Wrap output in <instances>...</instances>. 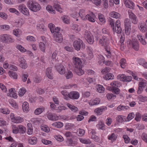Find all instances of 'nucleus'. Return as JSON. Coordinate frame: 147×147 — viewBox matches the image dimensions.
<instances>
[{
	"label": "nucleus",
	"mask_w": 147,
	"mask_h": 147,
	"mask_svg": "<svg viewBox=\"0 0 147 147\" xmlns=\"http://www.w3.org/2000/svg\"><path fill=\"white\" fill-rule=\"evenodd\" d=\"M128 12L129 18L132 22L135 24H137L138 20L137 19L136 16L132 12V11L131 10H129Z\"/></svg>",
	"instance_id": "nucleus-12"
},
{
	"label": "nucleus",
	"mask_w": 147,
	"mask_h": 147,
	"mask_svg": "<svg viewBox=\"0 0 147 147\" xmlns=\"http://www.w3.org/2000/svg\"><path fill=\"white\" fill-rule=\"evenodd\" d=\"M107 109V108L105 106H102L96 108L94 110L95 112L98 115H101L103 111Z\"/></svg>",
	"instance_id": "nucleus-28"
},
{
	"label": "nucleus",
	"mask_w": 147,
	"mask_h": 147,
	"mask_svg": "<svg viewBox=\"0 0 147 147\" xmlns=\"http://www.w3.org/2000/svg\"><path fill=\"white\" fill-rule=\"evenodd\" d=\"M138 26L140 31L142 32H145L147 31V26L144 23L139 24Z\"/></svg>",
	"instance_id": "nucleus-25"
},
{
	"label": "nucleus",
	"mask_w": 147,
	"mask_h": 147,
	"mask_svg": "<svg viewBox=\"0 0 147 147\" xmlns=\"http://www.w3.org/2000/svg\"><path fill=\"white\" fill-rule=\"evenodd\" d=\"M127 44L128 47H131L135 51H138L139 50V44L137 39H128L127 41Z\"/></svg>",
	"instance_id": "nucleus-3"
},
{
	"label": "nucleus",
	"mask_w": 147,
	"mask_h": 147,
	"mask_svg": "<svg viewBox=\"0 0 147 147\" xmlns=\"http://www.w3.org/2000/svg\"><path fill=\"white\" fill-rule=\"evenodd\" d=\"M49 28L52 33H54V37L56 42L60 43L63 41L62 35L60 33V28L55 27V25L52 23H50L48 25Z\"/></svg>",
	"instance_id": "nucleus-1"
},
{
	"label": "nucleus",
	"mask_w": 147,
	"mask_h": 147,
	"mask_svg": "<svg viewBox=\"0 0 147 147\" xmlns=\"http://www.w3.org/2000/svg\"><path fill=\"white\" fill-rule=\"evenodd\" d=\"M138 62L140 65H142L144 68L147 69V63L144 59L141 58L139 60Z\"/></svg>",
	"instance_id": "nucleus-42"
},
{
	"label": "nucleus",
	"mask_w": 147,
	"mask_h": 147,
	"mask_svg": "<svg viewBox=\"0 0 147 147\" xmlns=\"http://www.w3.org/2000/svg\"><path fill=\"white\" fill-rule=\"evenodd\" d=\"M39 46L40 50L44 53L45 51V45L44 42H40L39 43Z\"/></svg>",
	"instance_id": "nucleus-51"
},
{
	"label": "nucleus",
	"mask_w": 147,
	"mask_h": 147,
	"mask_svg": "<svg viewBox=\"0 0 147 147\" xmlns=\"http://www.w3.org/2000/svg\"><path fill=\"white\" fill-rule=\"evenodd\" d=\"M125 6L129 8L134 9V3L130 0H123Z\"/></svg>",
	"instance_id": "nucleus-17"
},
{
	"label": "nucleus",
	"mask_w": 147,
	"mask_h": 147,
	"mask_svg": "<svg viewBox=\"0 0 147 147\" xmlns=\"http://www.w3.org/2000/svg\"><path fill=\"white\" fill-rule=\"evenodd\" d=\"M10 117L12 122L14 123H20L24 121V119L22 117L19 116H15L14 114L13 113L10 114Z\"/></svg>",
	"instance_id": "nucleus-9"
},
{
	"label": "nucleus",
	"mask_w": 147,
	"mask_h": 147,
	"mask_svg": "<svg viewBox=\"0 0 147 147\" xmlns=\"http://www.w3.org/2000/svg\"><path fill=\"white\" fill-rule=\"evenodd\" d=\"M37 138L35 137L30 138L28 139V143L31 144H35L37 142Z\"/></svg>",
	"instance_id": "nucleus-50"
},
{
	"label": "nucleus",
	"mask_w": 147,
	"mask_h": 147,
	"mask_svg": "<svg viewBox=\"0 0 147 147\" xmlns=\"http://www.w3.org/2000/svg\"><path fill=\"white\" fill-rule=\"evenodd\" d=\"M129 107L127 106L120 105L117 108V110L119 111H125L128 109Z\"/></svg>",
	"instance_id": "nucleus-49"
},
{
	"label": "nucleus",
	"mask_w": 147,
	"mask_h": 147,
	"mask_svg": "<svg viewBox=\"0 0 147 147\" xmlns=\"http://www.w3.org/2000/svg\"><path fill=\"white\" fill-rule=\"evenodd\" d=\"M146 81L145 80H142L139 83L138 89L137 91L138 94H140L142 92L144 88L146 86Z\"/></svg>",
	"instance_id": "nucleus-10"
},
{
	"label": "nucleus",
	"mask_w": 147,
	"mask_h": 147,
	"mask_svg": "<svg viewBox=\"0 0 147 147\" xmlns=\"http://www.w3.org/2000/svg\"><path fill=\"white\" fill-rule=\"evenodd\" d=\"M45 110V108L43 107L38 108L35 110L34 113L36 115H39L43 112Z\"/></svg>",
	"instance_id": "nucleus-43"
},
{
	"label": "nucleus",
	"mask_w": 147,
	"mask_h": 147,
	"mask_svg": "<svg viewBox=\"0 0 147 147\" xmlns=\"http://www.w3.org/2000/svg\"><path fill=\"white\" fill-rule=\"evenodd\" d=\"M100 102V100L99 98H96L94 99H92L88 102L89 105L90 106L97 105L99 104Z\"/></svg>",
	"instance_id": "nucleus-21"
},
{
	"label": "nucleus",
	"mask_w": 147,
	"mask_h": 147,
	"mask_svg": "<svg viewBox=\"0 0 147 147\" xmlns=\"http://www.w3.org/2000/svg\"><path fill=\"white\" fill-rule=\"evenodd\" d=\"M126 119L125 117L123 115H118L116 117V122L117 123L123 122Z\"/></svg>",
	"instance_id": "nucleus-24"
},
{
	"label": "nucleus",
	"mask_w": 147,
	"mask_h": 147,
	"mask_svg": "<svg viewBox=\"0 0 147 147\" xmlns=\"http://www.w3.org/2000/svg\"><path fill=\"white\" fill-rule=\"evenodd\" d=\"M41 128L42 130L47 132H49L50 130L49 127L46 125H42L41 126Z\"/></svg>",
	"instance_id": "nucleus-60"
},
{
	"label": "nucleus",
	"mask_w": 147,
	"mask_h": 147,
	"mask_svg": "<svg viewBox=\"0 0 147 147\" xmlns=\"http://www.w3.org/2000/svg\"><path fill=\"white\" fill-rule=\"evenodd\" d=\"M19 66L22 69H26L28 67V65L26 63V61L24 58H21L19 59Z\"/></svg>",
	"instance_id": "nucleus-16"
},
{
	"label": "nucleus",
	"mask_w": 147,
	"mask_h": 147,
	"mask_svg": "<svg viewBox=\"0 0 147 147\" xmlns=\"http://www.w3.org/2000/svg\"><path fill=\"white\" fill-rule=\"evenodd\" d=\"M117 78L119 79L120 81L124 82H129L131 81L132 79L131 77L126 76L123 74L119 75L117 76Z\"/></svg>",
	"instance_id": "nucleus-11"
},
{
	"label": "nucleus",
	"mask_w": 147,
	"mask_h": 147,
	"mask_svg": "<svg viewBox=\"0 0 147 147\" xmlns=\"http://www.w3.org/2000/svg\"><path fill=\"white\" fill-rule=\"evenodd\" d=\"M26 90L24 88L22 87L20 89L19 91V94L20 96H23L26 92Z\"/></svg>",
	"instance_id": "nucleus-58"
},
{
	"label": "nucleus",
	"mask_w": 147,
	"mask_h": 147,
	"mask_svg": "<svg viewBox=\"0 0 147 147\" xmlns=\"http://www.w3.org/2000/svg\"><path fill=\"white\" fill-rule=\"evenodd\" d=\"M18 9L23 14L28 16L29 15V10L26 5L22 3L19 5L18 6Z\"/></svg>",
	"instance_id": "nucleus-6"
},
{
	"label": "nucleus",
	"mask_w": 147,
	"mask_h": 147,
	"mask_svg": "<svg viewBox=\"0 0 147 147\" xmlns=\"http://www.w3.org/2000/svg\"><path fill=\"white\" fill-rule=\"evenodd\" d=\"M95 18L94 14L93 12H91L89 14L86 15V20H88L90 22H95Z\"/></svg>",
	"instance_id": "nucleus-19"
},
{
	"label": "nucleus",
	"mask_w": 147,
	"mask_h": 147,
	"mask_svg": "<svg viewBox=\"0 0 147 147\" xmlns=\"http://www.w3.org/2000/svg\"><path fill=\"white\" fill-rule=\"evenodd\" d=\"M64 23L66 24H68L69 22V18L67 16H64L62 18Z\"/></svg>",
	"instance_id": "nucleus-61"
},
{
	"label": "nucleus",
	"mask_w": 147,
	"mask_h": 147,
	"mask_svg": "<svg viewBox=\"0 0 147 147\" xmlns=\"http://www.w3.org/2000/svg\"><path fill=\"white\" fill-rule=\"evenodd\" d=\"M125 31V34L127 35H129L131 30L130 22L128 19H126L124 21Z\"/></svg>",
	"instance_id": "nucleus-7"
},
{
	"label": "nucleus",
	"mask_w": 147,
	"mask_h": 147,
	"mask_svg": "<svg viewBox=\"0 0 147 147\" xmlns=\"http://www.w3.org/2000/svg\"><path fill=\"white\" fill-rule=\"evenodd\" d=\"M107 97L108 100H111L112 99H114L116 97V96L112 93H108L106 95Z\"/></svg>",
	"instance_id": "nucleus-62"
},
{
	"label": "nucleus",
	"mask_w": 147,
	"mask_h": 147,
	"mask_svg": "<svg viewBox=\"0 0 147 147\" xmlns=\"http://www.w3.org/2000/svg\"><path fill=\"white\" fill-rule=\"evenodd\" d=\"M55 8L58 12L61 13L62 12V8L60 5L57 3H55L53 6Z\"/></svg>",
	"instance_id": "nucleus-54"
},
{
	"label": "nucleus",
	"mask_w": 147,
	"mask_h": 147,
	"mask_svg": "<svg viewBox=\"0 0 147 147\" xmlns=\"http://www.w3.org/2000/svg\"><path fill=\"white\" fill-rule=\"evenodd\" d=\"M9 104L15 109H17L18 108V106L16 101L12 99L9 100Z\"/></svg>",
	"instance_id": "nucleus-33"
},
{
	"label": "nucleus",
	"mask_w": 147,
	"mask_h": 147,
	"mask_svg": "<svg viewBox=\"0 0 147 147\" xmlns=\"http://www.w3.org/2000/svg\"><path fill=\"white\" fill-rule=\"evenodd\" d=\"M87 51L88 53V57L89 59H90L93 57V50L90 47H88L87 49Z\"/></svg>",
	"instance_id": "nucleus-47"
},
{
	"label": "nucleus",
	"mask_w": 147,
	"mask_h": 147,
	"mask_svg": "<svg viewBox=\"0 0 147 147\" xmlns=\"http://www.w3.org/2000/svg\"><path fill=\"white\" fill-rule=\"evenodd\" d=\"M27 6L30 10L34 12H36L41 9L40 5L32 0H29L28 2Z\"/></svg>",
	"instance_id": "nucleus-2"
},
{
	"label": "nucleus",
	"mask_w": 147,
	"mask_h": 147,
	"mask_svg": "<svg viewBox=\"0 0 147 147\" xmlns=\"http://www.w3.org/2000/svg\"><path fill=\"white\" fill-rule=\"evenodd\" d=\"M70 99H78L80 97L79 93L76 91H72L69 92Z\"/></svg>",
	"instance_id": "nucleus-15"
},
{
	"label": "nucleus",
	"mask_w": 147,
	"mask_h": 147,
	"mask_svg": "<svg viewBox=\"0 0 147 147\" xmlns=\"http://www.w3.org/2000/svg\"><path fill=\"white\" fill-rule=\"evenodd\" d=\"M7 96L15 98H16L17 97V96L16 93L15 92V89L13 88L9 90V92L7 93Z\"/></svg>",
	"instance_id": "nucleus-22"
},
{
	"label": "nucleus",
	"mask_w": 147,
	"mask_h": 147,
	"mask_svg": "<svg viewBox=\"0 0 147 147\" xmlns=\"http://www.w3.org/2000/svg\"><path fill=\"white\" fill-rule=\"evenodd\" d=\"M109 40L108 38L105 36L100 38L98 42L99 44L103 47L109 45Z\"/></svg>",
	"instance_id": "nucleus-13"
},
{
	"label": "nucleus",
	"mask_w": 147,
	"mask_h": 147,
	"mask_svg": "<svg viewBox=\"0 0 147 147\" xmlns=\"http://www.w3.org/2000/svg\"><path fill=\"white\" fill-rule=\"evenodd\" d=\"M77 134L78 135L80 136H83L85 134V130L82 129H79L77 131Z\"/></svg>",
	"instance_id": "nucleus-63"
},
{
	"label": "nucleus",
	"mask_w": 147,
	"mask_h": 147,
	"mask_svg": "<svg viewBox=\"0 0 147 147\" xmlns=\"http://www.w3.org/2000/svg\"><path fill=\"white\" fill-rule=\"evenodd\" d=\"M9 75L11 78L15 79L18 78V75L15 72L9 71L8 72Z\"/></svg>",
	"instance_id": "nucleus-44"
},
{
	"label": "nucleus",
	"mask_w": 147,
	"mask_h": 147,
	"mask_svg": "<svg viewBox=\"0 0 147 147\" xmlns=\"http://www.w3.org/2000/svg\"><path fill=\"white\" fill-rule=\"evenodd\" d=\"M16 47L21 52L24 53L26 51V49L21 45H17Z\"/></svg>",
	"instance_id": "nucleus-59"
},
{
	"label": "nucleus",
	"mask_w": 147,
	"mask_h": 147,
	"mask_svg": "<svg viewBox=\"0 0 147 147\" xmlns=\"http://www.w3.org/2000/svg\"><path fill=\"white\" fill-rule=\"evenodd\" d=\"M84 37L88 43L90 44H92L94 42V39L93 36L91 34L89 31H85Z\"/></svg>",
	"instance_id": "nucleus-8"
},
{
	"label": "nucleus",
	"mask_w": 147,
	"mask_h": 147,
	"mask_svg": "<svg viewBox=\"0 0 147 147\" xmlns=\"http://www.w3.org/2000/svg\"><path fill=\"white\" fill-rule=\"evenodd\" d=\"M52 125L55 127L61 128L63 126V124L62 122L58 121L52 123Z\"/></svg>",
	"instance_id": "nucleus-37"
},
{
	"label": "nucleus",
	"mask_w": 147,
	"mask_h": 147,
	"mask_svg": "<svg viewBox=\"0 0 147 147\" xmlns=\"http://www.w3.org/2000/svg\"><path fill=\"white\" fill-rule=\"evenodd\" d=\"M67 106L72 111L76 112L78 110V108L77 107L71 105L69 103L66 104Z\"/></svg>",
	"instance_id": "nucleus-40"
},
{
	"label": "nucleus",
	"mask_w": 147,
	"mask_h": 147,
	"mask_svg": "<svg viewBox=\"0 0 147 147\" xmlns=\"http://www.w3.org/2000/svg\"><path fill=\"white\" fill-rule=\"evenodd\" d=\"M126 60L122 58L121 59L120 63L121 66L122 68H124L125 67L126 65Z\"/></svg>",
	"instance_id": "nucleus-57"
},
{
	"label": "nucleus",
	"mask_w": 147,
	"mask_h": 147,
	"mask_svg": "<svg viewBox=\"0 0 147 147\" xmlns=\"http://www.w3.org/2000/svg\"><path fill=\"white\" fill-rule=\"evenodd\" d=\"M19 132L21 134L24 133L26 131V128L25 127L22 125H18Z\"/></svg>",
	"instance_id": "nucleus-55"
},
{
	"label": "nucleus",
	"mask_w": 147,
	"mask_h": 147,
	"mask_svg": "<svg viewBox=\"0 0 147 147\" xmlns=\"http://www.w3.org/2000/svg\"><path fill=\"white\" fill-rule=\"evenodd\" d=\"M103 77L104 79L109 80L113 79L114 78V76L112 74L109 73L105 75Z\"/></svg>",
	"instance_id": "nucleus-41"
},
{
	"label": "nucleus",
	"mask_w": 147,
	"mask_h": 147,
	"mask_svg": "<svg viewBox=\"0 0 147 147\" xmlns=\"http://www.w3.org/2000/svg\"><path fill=\"white\" fill-rule=\"evenodd\" d=\"M33 80V82L35 83H38L41 81L42 79L40 76L37 75L34 77Z\"/></svg>",
	"instance_id": "nucleus-46"
},
{
	"label": "nucleus",
	"mask_w": 147,
	"mask_h": 147,
	"mask_svg": "<svg viewBox=\"0 0 147 147\" xmlns=\"http://www.w3.org/2000/svg\"><path fill=\"white\" fill-rule=\"evenodd\" d=\"M98 17L100 22V24L102 25L106 22V20L103 15L99 13L98 14Z\"/></svg>",
	"instance_id": "nucleus-31"
},
{
	"label": "nucleus",
	"mask_w": 147,
	"mask_h": 147,
	"mask_svg": "<svg viewBox=\"0 0 147 147\" xmlns=\"http://www.w3.org/2000/svg\"><path fill=\"white\" fill-rule=\"evenodd\" d=\"M12 132L14 134H17L19 133L18 126H16V125H12Z\"/></svg>",
	"instance_id": "nucleus-56"
},
{
	"label": "nucleus",
	"mask_w": 147,
	"mask_h": 147,
	"mask_svg": "<svg viewBox=\"0 0 147 147\" xmlns=\"http://www.w3.org/2000/svg\"><path fill=\"white\" fill-rule=\"evenodd\" d=\"M138 98L140 101L142 102H145L147 101V97H144L141 95H139L138 96Z\"/></svg>",
	"instance_id": "nucleus-64"
},
{
	"label": "nucleus",
	"mask_w": 147,
	"mask_h": 147,
	"mask_svg": "<svg viewBox=\"0 0 147 147\" xmlns=\"http://www.w3.org/2000/svg\"><path fill=\"white\" fill-rule=\"evenodd\" d=\"M137 37L140 42L143 45H145L146 44V41L142 36L138 35Z\"/></svg>",
	"instance_id": "nucleus-53"
},
{
	"label": "nucleus",
	"mask_w": 147,
	"mask_h": 147,
	"mask_svg": "<svg viewBox=\"0 0 147 147\" xmlns=\"http://www.w3.org/2000/svg\"><path fill=\"white\" fill-rule=\"evenodd\" d=\"M109 15L111 17L116 19H119L121 18L120 14L115 11L111 12L109 14Z\"/></svg>",
	"instance_id": "nucleus-26"
},
{
	"label": "nucleus",
	"mask_w": 147,
	"mask_h": 147,
	"mask_svg": "<svg viewBox=\"0 0 147 147\" xmlns=\"http://www.w3.org/2000/svg\"><path fill=\"white\" fill-rule=\"evenodd\" d=\"M47 117L49 120L53 121L58 120L59 119V116H58L55 114H53L51 113H49L47 115Z\"/></svg>",
	"instance_id": "nucleus-20"
},
{
	"label": "nucleus",
	"mask_w": 147,
	"mask_h": 147,
	"mask_svg": "<svg viewBox=\"0 0 147 147\" xmlns=\"http://www.w3.org/2000/svg\"><path fill=\"white\" fill-rule=\"evenodd\" d=\"M105 48V49L107 53L105 55L108 58H110L111 57V50L110 47L109 45L105 46L104 47Z\"/></svg>",
	"instance_id": "nucleus-32"
},
{
	"label": "nucleus",
	"mask_w": 147,
	"mask_h": 147,
	"mask_svg": "<svg viewBox=\"0 0 147 147\" xmlns=\"http://www.w3.org/2000/svg\"><path fill=\"white\" fill-rule=\"evenodd\" d=\"M110 85L113 88L119 87L121 84L118 81H114L111 83Z\"/></svg>",
	"instance_id": "nucleus-38"
},
{
	"label": "nucleus",
	"mask_w": 147,
	"mask_h": 147,
	"mask_svg": "<svg viewBox=\"0 0 147 147\" xmlns=\"http://www.w3.org/2000/svg\"><path fill=\"white\" fill-rule=\"evenodd\" d=\"M56 69L58 72L60 74H64L65 72V67L63 65H59L56 67Z\"/></svg>",
	"instance_id": "nucleus-27"
},
{
	"label": "nucleus",
	"mask_w": 147,
	"mask_h": 147,
	"mask_svg": "<svg viewBox=\"0 0 147 147\" xmlns=\"http://www.w3.org/2000/svg\"><path fill=\"white\" fill-rule=\"evenodd\" d=\"M46 9L50 13L52 14H54L55 13V11L53 9L52 6L50 5H48L46 7Z\"/></svg>",
	"instance_id": "nucleus-39"
},
{
	"label": "nucleus",
	"mask_w": 147,
	"mask_h": 147,
	"mask_svg": "<svg viewBox=\"0 0 147 147\" xmlns=\"http://www.w3.org/2000/svg\"><path fill=\"white\" fill-rule=\"evenodd\" d=\"M96 88L97 92L100 93L104 92L105 90L103 86L100 84H98L96 86Z\"/></svg>",
	"instance_id": "nucleus-45"
},
{
	"label": "nucleus",
	"mask_w": 147,
	"mask_h": 147,
	"mask_svg": "<svg viewBox=\"0 0 147 147\" xmlns=\"http://www.w3.org/2000/svg\"><path fill=\"white\" fill-rule=\"evenodd\" d=\"M46 74L47 77L50 79L53 78V74L52 73V68L48 67L46 70Z\"/></svg>",
	"instance_id": "nucleus-18"
},
{
	"label": "nucleus",
	"mask_w": 147,
	"mask_h": 147,
	"mask_svg": "<svg viewBox=\"0 0 147 147\" xmlns=\"http://www.w3.org/2000/svg\"><path fill=\"white\" fill-rule=\"evenodd\" d=\"M79 140L80 142L84 144H90L91 142L90 140L89 139H85V138H80Z\"/></svg>",
	"instance_id": "nucleus-48"
},
{
	"label": "nucleus",
	"mask_w": 147,
	"mask_h": 147,
	"mask_svg": "<svg viewBox=\"0 0 147 147\" xmlns=\"http://www.w3.org/2000/svg\"><path fill=\"white\" fill-rule=\"evenodd\" d=\"M13 34L14 35L17 37H19L22 34V32L19 29H15L13 31Z\"/></svg>",
	"instance_id": "nucleus-52"
},
{
	"label": "nucleus",
	"mask_w": 147,
	"mask_h": 147,
	"mask_svg": "<svg viewBox=\"0 0 147 147\" xmlns=\"http://www.w3.org/2000/svg\"><path fill=\"white\" fill-rule=\"evenodd\" d=\"M97 127L99 129L102 130H105V125L103 121H99L98 124L97 125Z\"/></svg>",
	"instance_id": "nucleus-35"
},
{
	"label": "nucleus",
	"mask_w": 147,
	"mask_h": 147,
	"mask_svg": "<svg viewBox=\"0 0 147 147\" xmlns=\"http://www.w3.org/2000/svg\"><path fill=\"white\" fill-rule=\"evenodd\" d=\"M75 67H80L82 65V61L80 58L74 57L72 59Z\"/></svg>",
	"instance_id": "nucleus-14"
},
{
	"label": "nucleus",
	"mask_w": 147,
	"mask_h": 147,
	"mask_svg": "<svg viewBox=\"0 0 147 147\" xmlns=\"http://www.w3.org/2000/svg\"><path fill=\"white\" fill-rule=\"evenodd\" d=\"M73 46L75 50L77 51H80L81 49L85 48V45L82 40L80 38L75 40L73 43Z\"/></svg>",
	"instance_id": "nucleus-4"
},
{
	"label": "nucleus",
	"mask_w": 147,
	"mask_h": 147,
	"mask_svg": "<svg viewBox=\"0 0 147 147\" xmlns=\"http://www.w3.org/2000/svg\"><path fill=\"white\" fill-rule=\"evenodd\" d=\"M0 41L3 43H9L14 41L11 35L7 34H4L0 35Z\"/></svg>",
	"instance_id": "nucleus-5"
},
{
	"label": "nucleus",
	"mask_w": 147,
	"mask_h": 147,
	"mask_svg": "<svg viewBox=\"0 0 147 147\" xmlns=\"http://www.w3.org/2000/svg\"><path fill=\"white\" fill-rule=\"evenodd\" d=\"M79 15L81 19L83 20H86V15L85 11L84 9H82L80 10Z\"/></svg>",
	"instance_id": "nucleus-29"
},
{
	"label": "nucleus",
	"mask_w": 147,
	"mask_h": 147,
	"mask_svg": "<svg viewBox=\"0 0 147 147\" xmlns=\"http://www.w3.org/2000/svg\"><path fill=\"white\" fill-rule=\"evenodd\" d=\"M82 65L80 67H75V71L77 74L80 76L82 75L84 73V71L82 69Z\"/></svg>",
	"instance_id": "nucleus-36"
},
{
	"label": "nucleus",
	"mask_w": 147,
	"mask_h": 147,
	"mask_svg": "<svg viewBox=\"0 0 147 147\" xmlns=\"http://www.w3.org/2000/svg\"><path fill=\"white\" fill-rule=\"evenodd\" d=\"M61 93L63 96L64 99L67 100H70L69 93L67 91L65 90H63L61 91Z\"/></svg>",
	"instance_id": "nucleus-30"
},
{
	"label": "nucleus",
	"mask_w": 147,
	"mask_h": 147,
	"mask_svg": "<svg viewBox=\"0 0 147 147\" xmlns=\"http://www.w3.org/2000/svg\"><path fill=\"white\" fill-rule=\"evenodd\" d=\"M22 109L24 112L27 113L29 111V104L28 102H24L23 103Z\"/></svg>",
	"instance_id": "nucleus-34"
},
{
	"label": "nucleus",
	"mask_w": 147,
	"mask_h": 147,
	"mask_svg": "<svg viewBox=\"0 0 147 147\" xmlns=\"http://www.w3.org/2000/svg\"><path fill=\"white\" fill-rule=\"evenodd\" d=\"M117 136V134L112 133L108 135L107 138L109 140H110L112 143H113L116 140Z\"/></svg>",
	"instance_id": "nucleus-23"
}]
</instances>
